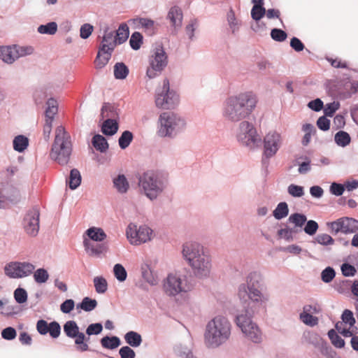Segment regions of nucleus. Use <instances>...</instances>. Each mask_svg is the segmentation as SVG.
I'll return each instance as SVG.
<instances>
[{
	"mask_svg": "<svg viewBox=\"0 0 358 358\" xmlns=\"http://www.w3.org/2000/svg\"><path fill=\"white\" fill-rule=\"evenodd\" d=\"M264 280L258 271L250 272L246 279V283L241 284L239 292L243 291L249 299V302L241 313L235 317V322L243 334L253 343L262 342V332L259 326L252 321V315L256 311V306H260L266 300L262 292Z\"/></svg>",
	"mask_w": 358,
	"mask_h": 358,
	"instance_id": "obj_1",
	"label": "nucleus"
},
{
	"mask_svg": "<svg viewBox=\"0 0 358 358\" xmlns=\"http://www.w3.org/2000/svg\"><path fill=\"white\" fill-rule=\"evenodd\" d=\"M257 101L256 94L250 91L229 96L224 102L223 115L232 122H240L250 117Z\"/></svg>",
	"mask_w": 358,
	"mask_h": 358,
	"instance_id": "obj_2",
	"label": "nucleus"
},
{
	"mask_svg": "<svg viewBox=\"0 0 358 358\" xmlns=\"http://www.w3.org/2000/svg\"><path fill=\"white\" fill-rule=\"evenodd\" d=\"M138 185L143 194L154 201L166 189L169 173L164 171H148L138 180Z\"/></svg>",
	"mask_w": 358,
	"mask_h": 358,
	"instance_id": "obj_3",
	"label": "nucleus"
},
{
	"mask_svg": "<svg viewBox=\"0 0 358 358\" xmlns=\"http://www.w3.org/2000/svg\"><path fill=\"white\" fill-rule=\"evenodd\" d=\"M231 334V324L221 315L208 322L204 334L205 344L208 348H215L224 343Z\"/></svg>",
	"mask_w": 358,
	"mask_h": 358,
	"instance_id": "obj_4",
	"label": "nucleus"
},
{
	"mask_svg": "<svg viewBox=\"0 0 358 358\" xmlns=\"http://www.w3.org/2000/svg\"><path fill=\"white\" fill-rule=\"evenodd\" d=\"M200 245L187 243L182 247V256L192 267L196 277H207L210 273V262L208 256L200 253Z\"/></svg>",
	"mask_w": 358,
	"mask_h": 358,
	"instance_id": "obj_5",
	"label": "nucleus"
},
{
	"mask_svg": "<svg viewBox=\"0 0 358 358\" xmlns=\"http://www.w3.org/2000/svg\"><path fill=\"white\" fill-rule=\"evenodd\" d=\"M69 135L62 126L57 127L54 142L50 152L52 160L61 166L66 165L72 154V145Z\"/></svg>",
	"mask_w": 358,
	"mask_h": 358,
	"instance_id": "obj_6",
	"label": "nucleus"
},
{
	"mask_svg": "<svg viewBox=\"0 0 358 358\" xmlns=\"http://www.w3.org/2000/svg\"><path fill=\"white\" fill-rule=\"evenodd\" d=\"M157 135L162 138H173L186 126L185 120L172 111L163 112L159 115Z\"/></svg>",
	"mask_w": 358,
	"mask_h": 358,
	"instance_id": "obj_7",
	"label": "nucleus"
},
{
	"mask_svg": "<svg viewBox=\"0 0 358 358\" xmlns=\"http://www.w3.org/2000/svg\"><path fill=\"white\" fill-rule=\"evenodd\" d=\"M179 100V94L174 90L171 89L169 79L165 78L162 87L156 90V106L161 109L172 110L178 105Z\"/></svg>",
	"mask_w": 358,
	"mask_h": 358,
	"instance_id": "obj_8",
	"label": "nucleus"
},
{
	"mask_svg": "<svg viewBox=\"0 0 358 358\" xmlns=\"http://www.w3.org/2000/svg\"><path fill=\"white\" fill-rule=\"evenodd\" d=\"M63 331L66 337L74 340L77 350L81 352L91 350L88 345L90 338L80 331V327L75 320L66 321L63 325Z\"/></svg>",
	"mask_w": 358,
	"mask_h": 358,
	"instance_id": "obj_9",
	"label": "nucleus"
},
{
	"mask_svg": "<svg viewBox=\"0 0 358 358\" xmlns=\"http://www.w3.org/2000/svg\"><path fill=\"white\" fill-rule=\"evenodd\" d=\"M239 132L237 134L238 142L253 149L261 146L262 139L251 122L245 120L242 121L239 125Z\"/></svg>",
	"mask_w": 358,
	"mask_h": 358,
	"instance_id": "obj_10",
	"label": "nucleus"
},
{
	"mask_svg": "<svg viewBox=\"0 0 358 358\" xmlns=\"http://www.w3.org/2000/svg\"><path fill=\"white\" fill-rule=\"evenodd\" d=\"M33 46H0V59L11 64L18 58L32 54Z\"/></svg>",
	"mask_w": 358,
	"mask_h": 358,
	"instance_id": "obj_11",
	"label": "nucleus"
},
{
	"mask_svg": "<svg viewBox=\"0 0 358 358\" xmlns=\"http://www.w3.org/2000/svg\"><path fill=\"white\" fill-rule=\"evenodd\" d=\"M129 36V29L126 23H122L117 30L106 27L101 45H121L127 41Z\"/></svg>",
	"mask_w": 358,
	"mask_h": 358,
	"instance_id": "obj_12",
	"label": "nucleus"
},
{
	"mask_svg": "<svg viewBox=\"0 0 358 358\" xmlns=\"http://www.w3.org/2000/svg\"><path fill=\"white\" fill-rule=\"evenodd\" d=\"M35 266L28 262H11L4 267V273L10 278L19 279L33 273Z\"/></svg>",
	"mask_w": 358,
	"mask_h": 358,
	"instance_id": "obj_13",
	"label": "nucleus"
},
{
	"mask_svg": "<svg viewBox=\"0 0 358 358\" xmlns=\"http://www.w3.org/2000/svg\"><path fill=\"white\" fill-rule=\"evenodd\" d=\"M166 293L169 296H176L181 292L189 290L187 285V278L185 275L169 274L164 284Z\"/></svg>",
	"mask_w": 358,
	"mask_h": 358,
	"instance_id": "obj_14",
	"label": "nucleus"
},
{
	"mask_svg": "<svg viewBox=\"0 0 358 358\" xmlns=\"http://www.w3.org/2000/svg\"><path fill=\"white\" fill-rule=\"evenodd\" d=\"M22 224L27 235L32 237L38 235L40 228V210L37 206L27 210L22 218Z\"/></svg>",
	"mask_w": 358,
	"mask_h": 358,
	"instance_id": "obj_15",
	"label": "nucleus"
},
{
	"mask_svg": "<svg viewBox=\"0 0 358 358\" xmlns=\"http://www.w3.org/2000/svg\"><path fill=\"white\" fill-rule=\"evenodd\" d=\"M126 234L131 244L138 245L151 241L153 231L148 226L144 224L134 231L129 227Z\"/></svg>",
	"mask_w": 358,
	"mask_h": 358,
	"instance_id": "obj_16",
	"label": "nucleus"
},
{
	"mask_svg": "<svg viewBox=\"0 0 358 358\" xmlns=\"http://www.w3.org/2000/svg\"><path fill=\"white\" fill-rule=\"evenodd\" d=\"M169 57L164 46H156L149 58V65L151 69L161 73L167 66Z\"/></svg>",
	"mask_w": 358,
	"mask_h": 358,
	"instance_id": "obj_17",
	"label": "nucleus"
},
{
	"mask_svg": "<svg viewBox=\"0 0 358 358\" xmlns=\"http://www.w3.org/2000/svg\"><path fill=\"white\" fill-rule=\"evenodd\" d=\"M280 135L277 132L267 134L264 138V155L274 156L280 148Z\"/></svg>",
	"mask_w": 358,
	"mask_h": 358,
	"instance_id": "obj_18",
	"label": "nucleus"
},
{
	"mask_svg": "<svg viewBox=\"0 0 358 358\" xmlns=\"http://www.w3.org/2000/svg\"><path fill=\"white\" fill-rule=\"evenodd\" d=\"M120 109L115 103L103 102L100 109L99 123L104 119L120 120Z\"/></svg>",
	"mask_w": 358,
	"mask_h": 358,
	"instance_id": "obj_19",
	"label": "nucleus"
},
{
	"mask_svg": "<svg viewBox=\"0 0 358 358\" xmlns=\"http://www.w3.org/2000/svg\"><path fill=\"white\" fill-rule=\"evenodd\" d=\"M115 48L116 46H99L94 60L97 69L103 68L108 64Z\"/></svg>",
	"mask_w": 358,
	"mask_h": 358,
	"instance_id": "obj_20",
	"label": "nucleus"
},
{
	"mask_svg": "<svg viewBox=\"0 0 358 358\" xmlns=\"http://www.w3.org/2000/svg\"><path fill=\"white\" fill-rule=\"evenodd\" d=\"M348 222V216L339 217L334 221L327 222L326 225L329 230V232L333 236H336L339 233L343 234H348L349 229L346 226Z\"/></svg>",
	"mask_w": 358,
	"mask_h": 358,
	"instance_id": "obj_21",
	"label": "nucleus"
},
{
	"mask_svg": "<svg viewBox=\"0 0 358 358\" xmlns=\"http://www.w3.org/2000/svg\"><path fill=\"white\" fill-rule=\"evenodd\" d=\"M129 22L136 25L137 27L142 28L148 36H152L157 33V27L155 21L152 20L137 17L129 20Z\"/></svg>",
	"mask_w": 358,
	"mask_h": 358,
	"instance_id": "obj_22",
	"label": "nucleus"
},
{
	"mask_svg": "<svg viewBox=\"0 0 358 358\" xmlns=\"http://www.w3.org/2000/svg\"><path fill=\"white\" fill-rule=\"evenodd\" d=\"M94 244L88 240L83 241V246L86 252L92 257H100L107 252L108 246L106 243L99 242Z\"/></svg>",
	"mask_w": 358,
	"mask_h": 358,
	"instance_id": "obj_23",
	"label": "nucleus"
},
{
	"mask_svg": "<svg viewBox=\"0 0 358 358\" xmlns=\"http://www.w3.org/2000/svg\"><path fill=\"white\" fill-rule=\"evenodd\" d=\"M120 120L117 119H106L103 120L101 123L99 122L101 127V131L106 136H113L117 134L120 127Z\"/></svg>",
	"mask_w": 358,
	"mask_h": 358,
	"instance_id": "obj_24",
	"label": "nucleus"
},
{
	"mask_svg": "<svg viewBox=\"0 0 358 358\" xmlns=\"http://www.w3.org/2000/svg\"><path fill=\"white\" fill-rule=\"evenodd\" d=\"M98 306L96 299L90 296H85L82 301L76 303V310L78 314L82 311L90 313L94 310Z\"/></svg>",
	"mask_w": 358,
	"mask_h": 358,
	"instance_id": "obj_25",
	"label": "nucleus"
},
{
	"mask_svg": "<svg viewBox=\"0 0 358 358\" xmlns=\"http://www.w3.org/2000/svg\"><path fill=\"white\" fill-rule=\"evenodd\" d=\"M100 344L104 349L114 350L122 344L120 338L115 335H106L100 339Z\"/></svg>",
	"mask_w": 358,
	"mask_h": 358,
	"instance_id": "obj_26",
	"label": "nucleus"
},
{
	"mask_svg": "<svg viewBox=\"0 0 358 358\" xmlns=\"http://www.w3.org/2000/svg\"><path fill=\"white\" fill-rule=\"evenodd\" d=\"M113 185L114 188L120 194H126L129 189V182L123 173H119L116 177L113 178Z\"/></svg>",
	"mask_w": 358,
	"mask_h": 358,
	"instance_id": "obj_27",
	"label": "nucleus"
},
{
	"mask_svg": "<svg viewBox=\"0 0 358 358\" xmlns=\"http://www.w3.org/2000/svg\"><path fill=\"white\" fill-rule=\"evenodd\" d=\"M124 339L128 346L134 348H138L143 342L141 334L133 330L127 331L124 335Z\"/></svg>",
	"mask_w": 358,
	"mask_h": 358,
	"instance_id": "obj_28",
	"label": "nucleus"
},
{
	"mask_svg": "<svg viewBox=\"0 0 358 358\" xmlns=\"http://www.w3.org/2000/svg\"><path fill=\"white\" fill-rule=\"evenodd\" d=\"M82 182V176L78 169L73 168L70 171L69 177L66 178V185L71 190L76 189Z\"/></svg>",
	"mask_w": 358,
	"mask_h": 358,
	"instance_id": "obj_29",
	"label": "nucleus"
},
{
	"mask_svg": "<svg viewBox=\"0 0 358 358\" xmlns=\"http://www.w3.org/2000/svg\"><path fill=\"white\" fill-rule=\"evenodd\" d=\"M168 19L175 27H180L182 21V12L180 7L174 6L171 7L168 13Z\"/></svg>",
	"mask_w": 358,
	"mask_h": 358,
	"instance_id": "obj_30",
	"label": "nucleus"
},
{
	"mask_svg": "<svg viewBox=\"0 0 358 358\" xmlns=\"http://www.w3.org/2000/svg\"><path fill=\"white\" fill-rule=\"evenodd\" d=\"M29 138L23 134L17 135L13 140V150L19 153L24 152L29 147Z\"/></svg>",
	"mask_w": 358,
	"mask_h": 358,
	"instance_id": "obj_31",
	"label": "nucleus"
},
{
	"mask_svg": "<svg viewBox=\"0 0 358 358\" xmlns=\"http://www.w3.org/2000/svg\"><path fill=\"white\" fill-rule=\"evenodd\" d=\"M93 147L99 152L105 153L109 148L107 139L99 134H95L92 140Z\"/></svg>",
	"mask_w": 358,
	"mask_h": 358,
	"instance_id": "obj_32",
	"label": "nucleus"
},
{
	"mask_svg": "<svg viewBox=\"0 0 358 358\" xmlns=\"http://www.w3.org/2000/svg\"><path fill=\"white\" fill-rule=\"evenodd\" d=\"M334 143L341 148L348 146L352 142L350 134L344 130H338L334 136Z\"/></svg>",
	"mask_w": 358,
	"mask_h": 358,
	"instance_id": "obj_33",
	"label": "nucleus"
},
{
	"mask_svg": "<svg viewBox=\"0 0 358 358\" xmlns=\"http://www.w3.org/2000/svg\"><path fill=\"white\" fill-rule=\"evenodd\" d=\"M85 234L90 240L96 242H103L107 238L106 232L100 227H91L85 231Z\"/></svg>",
	"mask_w": 358,
	"mask_h": 358,
	"instance_id": "obj_34",
	"label": "nucleus"
},
{
	"mask_svg": "<svg viewBox=\"0 0 358 358\" xmlns=\"http://www.w3.org/2000/svg\"><path fill=\"white\" fill-rule=\"evenodd\" d=\"M46 108L45 110V120H50L53 122L55 115L58 110V106L57 100L53 98H49L46 101Z\"/></svg>",
	"mask_w": 358,
	"mask_h": 358,
	"instance_id": "obj_35",
	"label": "nucleus"
},
{
	"mask_svg": "<svg viewBox=\"0 0 358 358\" xmlns=\"http://www.w3.org/2000/svg\"><path fill=\"white\" fill-rule=\"evenodd\" d=\"M295 165L299 166V174H306L311 170V159L307 155H300L296 159Z\"/></svg>",
	"mask_w": 358,
	"mask_h": 358,
	"instance_id": "obj_36",
	"label": "nucleus"
},
{
	"mask_svg": "<svg viewBox=\"0 0 358 358\" xmlns=\"http://www.w3.org/2000/svg\"><path fill=\"white\" fill-rule=\"evenodd\" d=\"M129 74V67L123 62H116L113 66V76L116 80H123Z\"/></svg>",
	"mask_w": 358,
	"mask_h": 358,
	"instance_id": "obj_37",
	"label": "nucleus"
},
{
	"mask_svg": "<svg viewBox=\"0 0 358 358\" xmlns=\"http://www.w3.org/2000/svg\"><path fill=\"white\" fill-rule=\"evenodd\" d=\"M289 206L287 202L280 201L273 210L272 215L277 220H281L289 215Z\"/></svg>",
	"mask_w": 358,
	"mask_h": 358,
	"instance_id": "obj_38",
	"label": "nucleus"
},
{
	"mask_svg": "<svg viewBox=\"0 0 358 358\" xmlns=\"http://www.w3.org/2000/svg\"><path fill=\"white\" fill-rule=\"evenodd\" d=\"M306 222L307 216L305 214L299 212L292 213L287 219L288 223L293 224L295 225V227H299V229H301Z\"/></svg>",
	"mask_w": 358,
	"mask_h": 358,
	"instance_id": "obj_39",
	"label": "nucleus"
},
{
	"mask_svg": "<svg viewBox=\"0 0 358 358\" xmlns=\"http://www.w3.org/2000/svg\"><path fill=\"white\" fill-rule=\"evenodd\" d=\"M134 138V134L129 130H124L118 138V145L121 150L127 149Z\"/></svg>",
	"mask_w": 358,
	"mask_h": 358,
	"instance_id": "obj_40",
	"label": "nucleus"
},
{
	"mask_svg": "<svg viewBox=\"0 0 358 358\" xmlns=\"http://www.w3.org/2000/svg\"><path fill=\"white\" fill-rule=\"evenodd\" d=\"M328 337L331 341L332 345L338 349H343L345 346V340L338 335L336 331L334 329L329 330L327 333Z\"/></svg>",
	"mask_w": 358,
	"mask_h": 358,
	"instance_id": "obj_41",
	"label": "nucleus"
},
{
	"mask_svg": "<svg viewBox=\"0 0 358 358\" xmlns=\"http://www.w3.org/2000/svg\"><path fill=\"white\" fill-rule=\"evenodd\" d=\"M311 243L327 247L334 245L335 243V239L328 234H320L313 238Z\"/></svg>",
	"mask_w": 358,
	"mask_h": 358,
	"instance_id": "obj_42",
	"label": "nucleus"
},
{
	"mask_svg": "<svg viewBox=\"0 0 358 358\" xmlns=\"http://www.w3.org/2000/svg\"><path fill=\"white\" fill-rule=\"evenodd\" d=\"M33 274L35 282L39 285L45 283L50 278L48 270L43 267L34 269Z\"/></svg>",
	"mask_w": 358,
	"mask_h": 358,
	"instance_id": "obj_43",
	"label": "nucleus"
},
{
	"mask_svg": "<svg viewBox=\"0 0 358 358\" xmlns=\"http://www.w3.org/2000/svg\"><path fill=\"white\" fill-rule=\"evenodd\" d=\"M113 272L118 282H123L127 280V271L122 264H115L113 266Z\"/></svg>",
	"mask_w": 358,
	"mask_h": 358,
	"instance_id": "obj_44",
	"label": "nucleus"
},
{
	"mask_svg": "<svg viewBox=\"0 0 358 358\" xmlns=\"http://www.w3.org/2000/svg\"><path fill=\"white\" fill-rule=\"evenodd\" d=\"M93 282H94L95 290L98 294H104L106 292V291L108 289V285L107 280H106V278L104 277H103V276L94 277Z\"/></svg>",
	"mask_w": 358,
	"mask_h": 358,
	"instance_id": "obj_45",
	"label": "nucleus"
},
{
	"mask_svg": "<svg viewBox=\"0 0 358 358\" xmlns=\"http://www.w3.org/2000/svg\"><path fill=\"white\" fill-rule=\"evenodd\" d=\"M325 59L331 64V66L335 69H345L357 71L356 69H350L348 66V64L346 61H343L338 57L334 58L333 57L326 56Z\"/></svg>",
	"mask_w": 358,
	"mask_h": 358,
	"instance_id": "obj_46",
	"label": "nucleus"
},
{
	"mask_svg": "<svg viewBox=\"0 0 358 358\" xmlns=\"http://www.w3.org/2000/svg\"><path fill=\"white\" fill-rule=\"evenodd\" d=\"M141 275L142 278L150 285H155L157 284V280L154 277L152 271L148 264H145L141 266Z\"/></svg>",
	"mask_w": 358,
	"mask_h": 358,
	"instance_id": "obj_47",
	"label": "nucleus"
},
{
	"mask_svg": "<svg viewBox=\"0 0 358 358\" xmlns=\"http://www.w3.org/2000/svg\"><path fill=\"white\" fill-rule=\"evenodd\" d=\"M103 324L101 322L90 324L85 330V334L90 338L91 336H97L103 331Z\"/></svg>",
	"mask_w": 358,
	"mask_h": 358,
	"instance_id": "obj_48",
	"label": "nucleus"
},
{
	"mask_svg": "<svg viewBox=\"0 0 358 358\" xmlns=\"http://www.w3.org/2000/svg\"><path fill=\"white\" fill-rule=\"evenodd\" d=\"M299 318L303 323L311 327L317 325L319 322L318 317L313 315L310 313H301L299 314Z\"/></svg>",
	"mask_w": 358,
	"mask_h": 358,
	"instance_id": "obj_49",
	"label": "nucleus"
},
{
	"mask_svg": "<svg viewBox=\"0 0 358 358\" xmlns=\"http://www.w3.org/2000/svg\"><path fill=\"white\" fill-rule=\"evenodd\" d=\"M336 275L335 269L332 266H328L322 271L320 277L322 281L324 283H330L334 279Z\"/></svg>",
	"mask_w": 358,
	"mask_h": 358,
	"instance_id": "obj_50",
	"label": "nucleus"
},
{
	"mask_svg": "<svg viewBox=\"0 0 358 358\" xmlns=\"http://www.w3.org/2000/svg\"><path fill=\"white\" fill-rule=\"evenodd\" d=\"M13 296L16 303L20 305L27 303L28 300L27 290L21 287H18L14 290Z\"/></svg>",
	"mask_w": 358,
	"mask_h": 358,
	"instance_id": "obj_51",
	"label": "nucleus"
},
{
	"mask_svg": "<svg viewBox=\"0 0 358 358\" xmlns=\"http://www.w3.org/2000/svg\"><path fill=\"white\" fill-rule=\"evenodd\" d=\"M341 104L338 101H332L326 103L323 108L324 115L332 117L336 112L340 108Z\"/></svg>",
	"mask_w": 358,
	"mask_h": 358,
	"instance_id": "obj_52",
	"label": "nucleus"
},
{
	"mask_svg": "<svg viewBox=\"0 0 358 358\" xmlns=\"http://www.w3.org/2000/svg\"><path fill=\"white\" fill-rule=\"evenodd\" d=\"M324 87L328 94H341L340 93L341 89L338 86L337 80L327 79L326 80Z\"/></svg>",
	"mask_w": 358,
	"mask_h": 358,
	"instance_id": "obj_53",
	"label": "nucleus"
},
{
	"mask_svg": "<svg viewBox=\"0 0 358 358\" xmlns=\"http://www.w3.org/2000/svg\"><path fill=\"white\" fill-rule=\"evenodd\" d=\"M57 31V24L55 22H50L46 24H41L38 27V31L43 34L52 35Z\"/></svg>",
	"mask_w": 358,
	"mask_h": 358,
	"instance_id": "obj_54",
	"label": "nucleus"
},
{
	"mask_svg": "<svg viewBox=\"0 0 358 358\" xmlns=\"http://www.w3.org/2000/svg\"><path fill=\"white\" fill-rule=\"evenodd\" d=\"M304 232L308 236H315L319 229L318 223L313 220H308L303 226Z\"/></svg>",
	"mask_w": 358,
	"mask_h": 358,
	"instance_id": "obj_55",
	"label": "nucleus"
},
{
	"mask_svg": "<svg viewBox=\"0 0 358 358\" xmlns=\"http://www.w3.org/2000/svg\"><path fill=\"white\" fill-rule=\"evenodd\" d=\"M287 192L290 196L294 198L302 197L305 194L304 187L303 186L294 183L288 186Z\"/></svg>",
	"mask_w": 358,
	"mask_h": 358,
	"instance_id": "obj_56",
	"label": "nucleus"
},
{
	"mask_svg": "<svg viewBox=\"0 0 358 358\" xmlns=\"http://www.w3.org/2000/svg\"><path fill=\"white\" fill-rule=\"evenodd\" d=\"M320 352L327 358H334L336 352L332 349L327 341L323 340L319 346Z\"/></svg>",
	"mask_w": 358,
	"mask_h": 358,
	"instance_id": "obj_57",
	"label": "nucleus"
},
{
	"mask_svg": "<svg viewBox=\"0 0 358 358\" xmlns=\"http://www.w3.org/2000/svg\"><path fill=\"white\" fill-rule=\"evenodd\" d=\"M1 338L6 341H11L17 336L16 329L11 326L6 327L1 331Z\"/></svg>",
	"mask_w": 358,
	"mask_h": 358,
	"instance_id": "obj_58",
	"label": "nucleus"
},
{
	"mask_svg": "<svg viewBox=\"0 0 358 358\" xmlns=\"http://www.w3.org/2000/svg\"><path fill=\"white\" fill-rule=\"evenodd\" d=\"M306 340L315 348H319L322 339L317 334L313 331H308L307 334H304Z\"/></svg>",
	"mask_w": 358,
	"mask_h": 358,
	"instance_id": "obj_59",
	"label": "nucleus"
},
{
	"mask_svg": "<svg viewBox=\"0 0 358 358\" xmlns=\"http://www.w3.org/2000/svg\"><path fill=\"white\" fill-rule=\"evenodd\" d=\"M76 308L75 301L72 299H65L59 306L60 311L64 314H70Z\"/></svg>",
	"mask_w": 358,
	"mask_h": 358,
	"instance_id": "obj_60",
	"label": "nucleus"
},
{
	"mask_svg": "<svg viewBox=\"0 0 358 358\" xmlns=\"http://www.w3.org/2000/svg\"><path fill=\"white\" fill-rule=\"evenodd\" d=\"M341 271L344 277H353L357 273L355 266L348 262H344L341 265Z\"/></svg>",
	"mask_w": 358,
	"mask_h": 358,
	"instance_id": "obj_61",
	"label": "nucleus"
},
{
	"mask_svg": "<svg viewBox=\"0 0 358 358\" xmlns=\"http://www.w3.org/2000/svg\"><path fill=\"white\" fill-rule=\"evenodd\" d=\"M50 322H48L44 319H39L36 322V328L38 333L41 336H45L50 331Z\"/></svg>",
	"mask_w": 358,
	"mask_h": 358,
	"instance_id": "obj_62",
	"label": "nucleus"
},
{
	"mask_svg": "<svg viewBox=\"0 0 358 358\" xmlns=\"http://www.w3.org/2000/svg\"><path fill=\"white\" fill-rule=\"evenodd\" d=\"M50 331H48V334H50V336L52 339H57L59 338V336L61 334V326L59 323L56 321L53 320L50 322Z\"/></svg>",
	"mask_w": 358,
	"mask_h": 358,
	"instance_id": "obj_63",
	"label": "nucleus"
},
{
	"mask_svg": "<svg viewBox=\"0 0 358 358\" xmlns=\"http://www.w3.org/2000/svg\"><path fill=\"white\" fill-rule=\"evenodd\" d=\"M316 125L322 131H327L330 129L331 121L328 117L322 115L316 121Z\"/></svg>",
	"mask_w": 358,
	"mask_h": 358,
	"instance_id": "obj_64",
	"label": "nucleus"
}]
</instances>
